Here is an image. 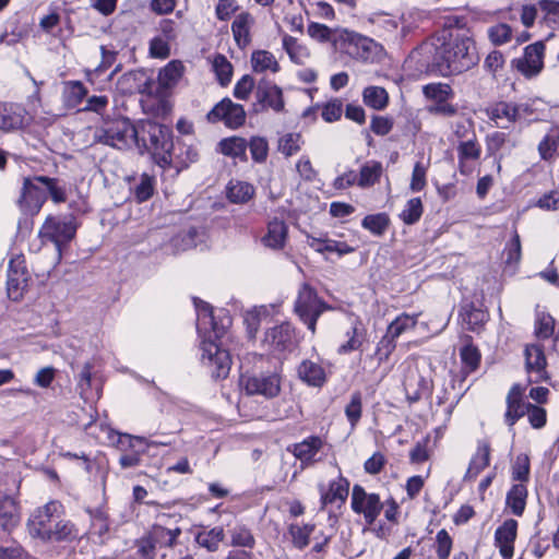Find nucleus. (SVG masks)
<instances>
[{"instance_id": "nucleus-1", "label": "nucleus", "mask_w": 559, "mask_h": 559, "mask_svg": "<svg viewBox=\"0 0 559 559\" xmlns=\"http://www.w3.org/2000/svg\"><path fill=\"white\" fill-rule=\"evenodd\" d=\"M194 306L198 313L197 330L204 337L201 343L200 360L214 378H226L231 366L229 353L213 341L212 336L216 340L223 337L231 319L225 314L216 321L212 307L198 298H194Z\"/></svg>"}, {"instance_id": "nucleus-2", "label": "nucleus", "mask_w": 559, "mask_h": 559, "mask_svg": "<svg viewBox=\"0 0 559 559\" xmlns=\"http://www.w3.org/2000/svg\"><path fill=\"white\" fill-rule=\"evenodd\" d=\"M63 515L64 507L57 500L37 508L27 521L29 535L45 543L74 540L79 536V530Z\"/></svg>"}, {"instance_id": "nucleus-3", "label": "nucleus", "mask_w": 559, "mask_h": 559, "mask_svg": "<svg viewBox=\"0 0 559 559\" xmlns=\"http://www.w3.org/2000/svg\"><path fill=\"white\" fill-rule=\"evenodd\" d=\"M438 40L441 43L436 46L432 64L441 75L462 73L479 61L475 43L471 37L449 33Z\"/></svg>"}, {"instance_id": "nucleus-4", "label": "nucleus", "mask_w": 559, "mask_h": 559, "mask_svg": "<svg viewBox=\"0 0 559 559\" xmlns=\"http://www.w3.org/2000/svg\"><path fill=\"white\" fill-rule=\"evenodd\" d=\"M94 142L118 150L130 147L138 143L139 132L128 118L104 121L93 133Z\"/></svg>"}, {"instance_id": "nucleus-5", "label": "nucleus", "mask_w": 559, "mask_h": 559, "mask_svg": "<svg viewBox=\"0 0 559 559\" xmlns=\"http://www.w3.org/2000/svg\"><path fill=\"white\" fill-rule=\"evenodd\" d=\"M328 309V304L318 296L313 287L307 283L300 286L295 300L294 311L312 334L316 333L318 319Z\"/></svg>"}, {"instance_id": "nucleus-6", "label": "nucleus", "mask_w": 559, "mask_h": 559, "mask_svg": "<svg viewBox=\"0 0 559 559\" xmlns=\"http://www.w3.org/2000/svg\"><path fill=\"white\" fill-rule=\"evenodd\" d=\"M240 386L248 395L274 399L281 392V377L276 372L243 374L240 378Z\"/></svg>"}, {"instance_id": "nucleus-7", "label": "nucleus", "mask_w": 559, "mask_h": 559, "mask_svg": "<svg viewBox=\"0 0 559 559\" xmlns=\"http://www.w3.org/2000/svg\"><path fill=\"white\" fill-rule=\"evenodd\" d=\"M352 510L356 514H362L368 525L374 523L384 504L378 493H369L360 485H354L350 499Z\"/></svg>"}, {"instance_id": "nucleus-8", "label": "nucleus", "mask_w": 559, "mask_h": 559, "mask_svg": "<svg viewBox=\"0 0 559 559\" xmlns=\"http://www.w3.org/2000/svg\"><path fill=\"white\" fill-rule=\"evenodd\" d=\"M210 122H224L227 128L237 129L246 121V111L240 104L224 98L217 103L206 116Z\"/></svg>"}, {"instance_id": "nucleus-9", "label": "nucleus", "mask_w": 559, "mask_h": 559, "mask_svg": "<svg viewBox=\"0 0 559 559\" xmlns=\"http://www.w3.org/2000/svg\"><path fill=\"white\" fill-rule=\"evenodd\" d=\"M528 112V105L498 102L486 109V115L496 128L508 129Z\"/></svg>"}, {"instance_id": "nucleus-10", "label": "nucleus", "mask_w": 559, "mask_h": 559, "mask_svg": "<svg viewBox=\"0 0 559 559\" xmlns=\"http://www.w3.org/2000/svg\"><path fill=\"white\" fill-rule=\"evenodd\" d=\"M545 48L540 40L526 46L523 56L512 60V66L527 79L536 76L544 68Z\"/></svg>"}, {"instance_id": "nucleus-11", "label": "nucleus", "mask_w": 559, "mask_h": 559, "mask_svg": "<svg viewBox=\"0 0 559 559\" xmlns=\"http://www.w3.org/2000/svg\"><path fill=\"white\" fill-rule=\"evenodd\" d=\"M76 227L71 219L48 218L40 229V236L44 240L52 242L60 255L62 246L73 239Z\"/></svg>"}, {"instance_id": "nucleus-12", "label": "nucleus", "mask_w": 559, "mask_h": 559, "mask_svg": "<svg viewBox=\"0 0 559 559\" xmlns=\"http://www.w3.org/2000/svg\"><path fill=\"white\" fill-rule=\"evenodd\" d=\"M343 41L345 52L360 61L371 60L376 56L379 47L373 39L348 31L344 32Z\"/></svg>"}, {"instance_id": "nucleus-13", "label": "nucleus", "mask_w": 559, "mask_h": 559, "mask_svg": "<svg viewBox=\"0 0 559 559\" xmlns=\"http://www.w3.org/2000/svg\"><path fill=\"white\" fill-rule=\"evenodd\" d=\"M28 283V273L25 260L16 257L10 260L8 267L7 292L8 297L14 301L22 298Z\"/></svg>"}, {"instance_id": "nucleus-14", "label": "nucleus", "mask_w": 559, "mask_h": 559, "mask_svg": "<svg viewBox=\"0 0 559 559\" xmlns=\"http://www.w3.org/2000/svg\"><path fill=\"white\" fill-rule=\"evenodd\" d=\"M142 130L147 134L154 154H163V160L168 162L166 155L174 146L170 129L154 121H146L143 123Z\"/></svg>"}, {"instance_id": "nucleus-15", "label": "nucleus", "mask_w": 559, "mask_h": 559, "mask_svg": "<svg viewBox=\"0 0 559 559\" xmlns=\"http://www.w3.org/2000/svg\"><path fill=\"white\" fill-rule=\"evenodd\" d=\"M47 200L45 190L41 188L36 176L33 178H25L21 197L19 199L22 211L26 214L34 215L39 212L43 204Z\"/></svg>"}, {"instance_id": "nucleus-16", "label": "nucleus", "mask_w": 559, "mask_h": 559, "mask_svg": "<svg viewBox=\"0 0 559 559\" xmlns=\"http://www.w3.org/2000/svg\"><path fill=\"white\" fill-rule=\"evenodd\" d=\"M524 355L528 381L538 383L546 380V357L543 348L539 345H527Z\"/></svg>"}, {"instance_id": "nucleus-17", "label": "nucleus", "mask_w": 559, "mask_h": 559, "mask_svg": "<svg viewBox=\"0 0 559 559\" xmlns=\"http://www.w3.org/2000/svg\"><path fill=\"white\" fill-rule=\"evenodd\" d=\"M322 447V439L318 436H311L301 442L293 444L292 448H288V451H290L294 456L300 461V466L304 469L319 461L317 455Z\"/></svg>"}, {"instance_id": "nucleus-18", "label": "nucleus", "mask_w": 559, "mask_h": 559, "mask_svg": "<svg viewBox=\"0 0 559 559\" xmlns=\"http://www.w3.org/2000/svg\"><path fill=\"white\" fill-rule=\"evenodd\" d=\"M255 97L263 107L271 108L276 112H281L284 109L283 91L270 81H261L258 84Z\"/></svg>"}, {"instance_id": "nucleus-19", "label": "nucleus", "mask_w": 559, "mask_h": 559, "mask_svg": "<svg viewBox=\"0 0 559 559\" xmlns=\"http://www.w3.org/2000/svg\"><path fill=\"white\" fill-rule=\"evenodd\" d=\"M294 329L285 322L275 325L265 333L264 342L273 352H284L293 346Z\"/></svg>"}, {"instance_id": "nucleus-20", "label": "nucleus", "mask_w": 559, "mask_h": 559, "mask_svg": "<svg viewBox=\"0 0 559 559\" xmlns=\"http://www.w3.org/2000/svg\"><path fill=\"white\" fill-rule=\"evenodd\" d=\"M518 523L515 520H507L496 530L495 543L499 547L503 559H511L513 556V543L516 537Z\"/></svg>"}, {"instance_id": "nucleus-21", "label": "nucleus", "mask_w": 559, "mask_h": 559, "mask_svg": "<svg viewBox=\"0 0 559 559\" xmlns=\"http://www.w3.org/2000/svg\"><path fill=\"white\" fill-rule=\"evenodd\" d=\"M523 390L519 384H514L507 396V412L504 414L506 423L513 426L518 419L523 417L531 403L523 402Z\"/></svg>"}, {"instance_id": "nucleus-22", "label": "nucleus", "mask_w": 559, "mask_h": 559, "mask_svg": "<svg viewBox=\"0 0 559 559\" xmlns=\"http://www.w3.org/2000/svg\"><path fill=\"white\" fill-rule=\"evenodd\" d=\"M297 374L309 386L321 388L326 381L324 368L310 359H305L298 365Z\"/></svg>"}, {"instance_id": "nucleus-23", "label": "nucleus", "mask_w": 559, "mask_h": 559, "mask_svg": "<svg viewBox=\"0 0 559 559\" xmlns=\"http://www.w3.org/2000/svg\"><path fill=\"white\" fill-rule=\"evenodd\" d=\"M21 520L20 506L17 501L8 495H0V527L3 531H11Z\"/></svg>"}, {"instance_id": "nucleus-24", "label": "nucleus", "mask_w": 559, "mask_h": 559, "mask_svg": "<svg viewBox=\"0 0 559 559\" xmlns=\"http://www.w3.org/2000/svg\"><path fill=\"white\" fill-rule=\"evenodd\" d=\"M25 110L19 105L0 103V130L11 131L24 126Z\"/></svg>"}, {"instance_id": "nucleus-25", "label": "nucleus", "mask_w": 559, "mask_h": 559, "mask_svg": "<svg viewBox=\"0 0 559 559\" xmlns=\"http://www.w3.org/2000/svg\"><path fill=\"white\" fill-rule=\"evenodd\" d=\"M490 462V445L487 441H479L475 454L472 456L464 480L472 481L484 471Z\"/></svg>"}, {"instance_id": "nucleus-26", "label": "nucleus", "mask_w": 559, "mask_h": 559, "mask_svg": "<svg viewBox=\"0 0 559 559\" xmlns=\"http://www.w3.org/2000/svg\"><path fill=\"white\" fill-rule=\"evenodd\" d=\"M181 535V528H167L162 524H154L147 536L155 548H174L177 545V539Z\"/></svg>"}, {"instance_id": "nucleus-27", "label": "nucleus", "mask_w": 559, "mask_h": 559, "mask_svg": "<svg viewBox=\"0 0 559 559\" xmlns=\"http://www.w3.org/2000/svg\"><path fill=\"white\" fill-rule=\"evenodd\" d=\"M349 481L338 476L336 479L330 481L328 491L321 489V508L332 504L336 501L344 503L348 497Z\"/></svg>"}, {"instance_id": "nucleus-28", "label": "nucleus", "mask_w": 559, "mask_h": 559, "mask_svg": "<svg viewBox=\"0 0 559 559\" xmlns=\"http://www.w3.org/2000/svg\"><path fill=\"white\" fill-rule=\"evenodd\" d=\"M254 19L248 12L239 13L231 23V32L235 41L240 48H245L249 45L250 28L253 25Z\"/></svg>"}, {"instance_id": "nucleus-29", "label": "nucleus", "mask_w": 559, "mask_h": 559, "mask_svg": "<svg viewBox=\"0 0 559 559\" xmlns=\"http://www.w3.org/2000/svg\"><path fill=\"white\" fill-rule=\"evenodd\" d=\"M383 174V166L378 160L366 162L357 175V186L367 189L379 182Z\"/></svg>"}, {"instance_id": "nucleus-30", "label": "nucleus", "mask_w": 559, "mask_h": 559, "mask_svg": "<svg viewBox=\"0 0 559 559\" xmlns=\"http://www.w3.org/2000/svg\"><path fill=\"white\" fill-rule=\"evenodd\" d=\"M224 538L225 532L222 526H215L211 530H202L194 536L195 543L210 552L217 551Z\"/></svg>"}, {"instance_id": "nucleus-31", "label": "nucleus", "mask_w": 559, "mask_h": 559, "mask_svg": "<svg viewBox=\"0 0 559 559\" xmlns=\"http://www.w3.org/2000/svg\"><path fill=\"white\" fill-rule=\"evenodd\" d=\"M282 46L287 52L292 62L296 64H305L310 58V50L296 37L285 34L282 39Z\"/></svg>"}, {"instance_id": "nucleus-32", "label": "nucleus", "mask_w": 559, "mask_h": 559, "mask_svg": "<svg viewBox=\"0 0 559 559\" xmlns=\"http://www.w3.org/2000/svg\"><path fill=\"white\" fill-rule=\"evenodd\" d=\"M287 237V226L283 221L273 219L267 225V233L263 237V242L272 249L284 247Z\"/></svg>"}, {"instance_id": "nucleus-33", "label": "nucleus", "mask_w": 559, "mask_h": 559, "mask_svg": "<svg viewBox=\"0 0 559 559\" xmlns=\"http://www.w3.org/2000/svg\"><path fill=\"white\" fill-rule=\"evenodd\" d=\"M247 147L248 142L243 138L235 135L223 139L218 143V150L223 155L241 160H247Z\"/></svg>"}, {"instance_id": "nucleus-34", "label": "nucleus", "mask_w": 559, "mask_h": 559, "mask_svg": "<svg viewBox=\"0 0 559 559\" xmlns=\"http://www.w3.org/2000/svg\"><path fill=\"white\" fill-rule=\"evenodd\" d=\"M251 67L254 72L262 73L271 71L276 73L281 67L275 56L267 50H255L251 55Z\"/></svg>"}, {"instance_id": "nucleus-35", "label": "nucleus", "mask_w": 559, "mask_h": 559, "mask_svg": "<svg viewBox=\"0 0 559 559\" xmlns=\"http://www.w3.org/2000/svg\"><path fill=\"white\" fill-rule=\"evenodd\" d=\"M362 100L374 110H383L389 104V94L384 87L371 85L364 88Z\"/></svg>"}, {"instance_id": "nucleus-36", "label": "nucleus", "mask_w": 559, "mask_h": 559, "mask_svg": "<svg viewBox=\"0 0 559 559\" xmlns=\"http://www.w3.org/2000/svg\"><path fill=\"white\" fill-rule=\"evenodd\" d=\"M527 489L524 484H514L507 493V506L511 512L521 516L526 506Z\"/></svg>"}, {"instance_id": "nucleus-37", "label": "nucleus", "mask_w": 559, "mask_h": 559, "mask_svg": "<svg viewBox=\"0 0 559 559\" xmlns=\"http://www.w3.org/2000/svg\"><path fill=\"white\" fill-rule=\"evenodd\" d=\"M253 195V186L246 181L230 180L227 186V198L233 203H246Z\"/></svg>"}, {"instance_id": "nucleus-38", "label": "nucleus", "mask_w": 559, "mask_h": 559, "mask_svg": "<svg viewBox=\"0 0 559 559\" xmlns=\"http://www.w3.org/2000/svg\"><path fill=\"white\" fill-rule=\"evenodd\" d=\"M183 69L185 67L180 61H170L158 73L159 84L166 88L173 87L182 76Z\"/></svg>"}, {"instance_id": "nucleus-39", "label": "nucleus", "mask_w": 559, "mask_h": 559, "mask_svg": "<svg viewBox=\"0 0 559 559\" xmlns=\"http://www.w3.org/2000/svg\"><path fill=\"white\" fill-rule=\"evenodd\" d=\"M418 321V314H408L406 312L397 316L388 326L386 333L394 338H399L407 331L415 329Z\"/></svg>"}, {"instance_id": "nucleus-40", "label": "nucleus", "mask_w": 559, "mask_h": 559, "mask_svg": "<svg viewBox=\"0 0 559 559\" xmlns=\"http://www.w3.org/2000/svg\"><path fill=\"white\" fill-rule=\"evenodd\" d=\"M390 225V217L386 213L370 214L364 217L361 226L374 236H382Z\"/></svg>"}, {"instance_id": "nucleus-41", "label": "nucleus", "mask_w": 559, "mask_h": 559, "mask_svg": "<svg viewBox=\"0 0 559 559\" xmlns=\"http://www.w3.org/2000/svg\"><path fill=\"white\" fill-rule=\"evenodd\" d=\"M36 180L40 182L45 193H48L55 203H61L67 200L66 189L60 186L59 179L46 176H36Z\"/></svg>"}, {"instance_id": "nucleus-42", "label": "nucleus", "mask_w": 559, "mask_h": 559, "mask_svg": "<svg viewBox=\"0 0 559 559\" xmlns=\"http://www.w3.org/2000/svg\"><path fill=\"white\" fill-rule=\"evenodd\" d=\"M87 95V90L81 81H70L66 83L63 96L64 102L70 107L79 106Z\"/></svg>"}, {"instance_id": "nucleus-43", "label": "nucleus", "mask_w": 559, "mask_h": 559, "mask_svg": "<svg viewBox=\"0 0 559 559\" xmlns=\"http://www.w3.org/2000/svg\"><path fill=\"white\" fill-rule=\"evenodd\" d=\"M230 546L252 549L255 545L254 536L245 525H236L229 531Z\"/></svg>"}, {"instance_id": "nucleus-44", "label": "nucleus", "mask_w": 559, "mask_h": 559, "mask_svg": "<svg viewBox=\"0 0 559 559\" xmlns=\"http://www.w3.org/2000/svg\"><path fill=\"white\" fill-rule=\"evenodd\" d=\"M424 212V205L420 198H412L409 199L402 212L400 213V218L406 225H413L417 223Z\"/></svg>"}, {"instance_id": "nucleus-45", "label": "nucleus", "mask_w": 559, "mask_h": 559, "mask_svg": "<svg viewBox=\"0 0 559 559\" xmlns=\"http://www.w3.org/2000/svg\"><path fill=\"white\" fill-rule=\"evenodd\" d=\"M136 443L144 444L147 448L167 445L168 442L164 441H151L144 437L132 436L129 433H117V445L120 450L127 451V449L135 448Z\"/></svg>"}, {"instance_id": "nucleus-46", "label": "nucleus", "mask_w": 559, "mask_h": 559, "mask_svg": "<svg viewBox=\"0 0 559 559\" xmlns=\"http://www.w3.org/2000/svg\"><path fill=\"white\" fill-rule=\"evenodd\" d=\"M462 317L468 330L473 332L478 331L488 319V314L484 310L472 305L463 308Z\"/></svg>"}, {"instance_id": "nucleus-47", "label": "nucleus", "mask_w": 559, "mask_h": 559, "mask_svg": "<svg viewBox=\"0 0 559 559\" xmlns=\"http://www.w3.org/2000/svg\"><path fill=\"white\" fill-rule=\"evenodd\" d=\"M423 93L426 98L433 103L448 100L453 96V91L449 84L445 83H430L423 87Z\"/></svg>"}, {"instance_id": "nucleus-48", "label": "nucleus", "mask_w": 559, "mask_h": 559, "mask_svg": "<svg viewBox=\"0 0 559 559\" xmlns=\"http://www.w3.org/2000/svg\"><path fill=\"white\" fill-rule=\"evenodd\" d=\"M154 177L142 174L139 182L132 188V193L139 203L147 201L154 193Z\"/></svg>"}, {"instance_id": "nucleus-49", "label": "nucleus", "mask_w": 559, "mask_h": 559, "mask_svg": "<svg viewBox=\"0 0 559 559\" xmlns=\"http://www.w3.org/2000/svg\"><path fill=\"white\" fill-rule=\"evenodd\" d=\"M302 143L300 133H286L278 140V151L286 157H289L300 151Z\"/></svg>"}, {"instance_id": "nucleus-50", "label": "nucleus", "mask_w": 559, "mask_h": 559, "mask_svg": "<svg viewBox=\"0 0 559 559\" xmlns=\"http://www.w3.org/2000/svg\"><path fill=\"white\" fill-rule=\"evenodd\" d=\"M459 153V163L461 166V171H463L464 162L472 159L476 160L480 157L481 148L475 139H469L467 141H463L457 146Z\"/></svg>"}, {"instance_id": "nucleus-51", "label": "nucleus", "mask_w": 559, "mask_h": 559, "mask_svg": "<svg viewBox=\"0 0 559 559\" xmlns=\"http://www.w3.org/2000/svg\"><path fill=\"white\" fill-rule=\"evenodd\" d=\"M362 413V399L360 392H354L350 395V401L345 407V415L352 428H355L361 418Z\"/></svg>"}, {"instance_id": "nucleus-52", "label": "nucleus", "mask_w": 559, "mask_h": 559, "mask_svg": "<svg viewBox=\"0 0 559 559\" xmlns=\"http://www.w3.org/2000/svg\"><path fill=\"white\" fill-rule=\"evenodd\" d=\"M213 69L222 85H226L230 82L233 75V67L225 56L217 55L214 58Z\"/></svg>"}, {"instance_id": "nucleus-53", "label": "nucleus", "mask_w": 559, "mask_h": 559, "mask_svg": "<svg viewBox=\"0 0 559 559\" xmlns=\"http://www.w3.org/2000/svg\"><path fill=\"white\" fill-rule=\"evenodd\" d=\"M90 515L92 526L99 536H104L109 532L108 514L103 508L86 509Z\"/></svg>"}, {"instance_id": "nucleus-54", "label": "nucleus", "mask_w": 559, "mask_h": 559, "mask_svg": "<svg viewBox=\"0 0 559 559\" xmlns=\"http://www.w3.org/2000/svg\"><path fill=\"white\" fill-rule=\"evenodd\" d=\"M503 255L507 265H516L520 262L522 248L520 236L516 231H514L511 240L507 243Z\"/></svg>"}, {"instance_id": "nucleus-55", "label": "nucleus", "mask_w": 559, "mask_h": 559, "mask_svg": "<svg viewBox=\"0 0 559 559\" xmlns=\"http://www.w3.org/2000/svg\"><path fill=\"white\" fill-rule=\"evenodd\" d=\"M538 153L542 159L548 160L554 157L559 148V132L556 134L549 133L538 144Z\"/></svg>"}, {"instance_id": "nucleus-56", "label": "nucleus", "mask_w": 559, "mask_h": 559, "mask_svg": "<svg viewBox=\"0 0 559 559\" xmlns=\"http://www.w3.org/2000/svg\"><path fill=\"white\" fill-rule=\"evenodd\" d=\"M250 154L255 163H263L267 158L269 143L265 138L252 136L248 143Z\"/></svg>"}, {"instance_id": "nucleus-57", "label": "nucleus", "mask_w": 559, "mask_h": 559, "mask_svg": "<svg viewBox=\"0 0 559 559\" xmlns=\"http://www.w3.org/2000/svg\"><path fill=\"white\" fill-rule=\"evenodd\" d=\"M314 530V525L312 524H305V525H292L290 526V534L293 537L294 545L302 549L309 544L310 535L312 534Z\"/></svg>"}, {"instance_id": "nucleus-58", "label": "nucleus", "mask_w": 559, "mask_h": 559, "mask_svg": "<svg viewBox=\"0 0 559 559\" xmlns=\"http://www.w3.org/2000/svg\"><path fill=\"white\" fill-rule=\"evenodd\" d=\"M453 547V539L447 530H440L436 535V554L438 559H449Z\"/></svg>"}, {"instance_id": "nucleus-59", "label": "nucleus", "mask_w": 559, "mask_h": 559, "mask_svg": "<svg viewBox=\"0 0 559 559\" xmlns=\"http://www.w3.org/2000/svg\"><path fill=\"white\" fill-rule=\"evenodd\" d=\"M346 335L348 341L338 347V354H346L356 350L361 345V331L359 330V322L355 321Z\"/></svg>"}, {"instance_id": "nucleus-60", "label": "nucleus", "mask_w": 559, "mask_h": 559, "mask_svg": "<svg viewBox=\"0 0 559 559\" xmlns=\"http://www.w3.org/2000/svg\"><path fill=\"white\" fill-rule=\"evenodd\" d=\"M488 36L492 44L503 45L511 40L512 28L504 23L496 24L488 29Z\"/></svg>"}, {"instance_id": "nucleus-61", "label": "nucleus", "mask_w": 559, "mask_h": 559, "mask_svg": "<svg viewBox=\"0 0 559 559\" xmlns=\"http://www.w3.org/2000/svg\"><path fill=\"white\" fill-rule=\"evenodd\" d=\"M555 330V320L551 316L546 313H538L535 323V333L539 338H548L552 335Z\"/></svg>"}, {"instance_id": "nucleus-62", "label": "nucleus", "mask_w": 559, "mask_h": 559, "mask_svg": "<svg viewBox=\"0 0 559 559\" xmlns=\"http://www.w3.org/2000/svg\"><path fill=\"white\" fill-rule=\"evenodd\" d=\"M92 369L93 365L87 361L82 366L81 370L78 373L76 386L82 397H87V393L91 390Z\"/></svg>"}, {"instance_id": "nucleus-63", "label": "nucleus", "mask_w": 559, "mask_h": 559, "mask_svg": "<svg viewBox=\"0 0 559 559\" xmlns=\"http://www.w3.org/2000/svg\"><path fill=\"white\" fill-rule=\"evenodd\" d=\"M396 338L385 333L377 345L376 355L378 356L379 362H383L389 359L390 355L396 347Z\"/></svg>"}, {"instance_id": "nucleus-64", "label": "nucleus", "mask_w": 559, "mask_h": 559, "mask_svg": "<svg viewBox=\"0 0 559 559\" xmlns=\"http://www.w3.org/2000/svg\"><path fill=\"white\" fill-rule=\"evenodd\" d=\"M426 174L427 168L420 162H417L414 166L409 183L412 192H419L426 187Z\"/></svg>"}]
</instances>
